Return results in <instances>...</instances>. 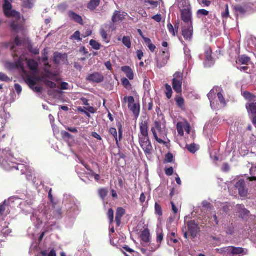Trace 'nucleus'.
<instances>
[{
	"instance_id": "13",
	"label": "nucleus",
	"mask_w": 256,
	"mask_h": 256,
	"mask_svg": "<svg viewBox=\"0 0 256 256\" xmlns=\"http://www.w3.org/2000/svg\"><path fill=\"white\" fill-rule=\"evenodd\" d=\"M121 70L129 80H132L134 79V72L130 66H124L122 67Z\"/></svg>"
},
{
	"instance_id": "12",
	"label": "nucleus",
	"mask_w": 256,
	"mask_h": 256,
	"mask_svg": "<svg viewBox=\"0 0 256 256\" xmlns=\"http://www.w3.org/2000/svg\"><path fill=\"white\" fill-rule=\"evenodd\" d=\"M126 214L125 210L122 208H118L116 212V222L117 226H120L122 216Z\"/></svg>"
},
{
	"instance_id": "25",
	"label": "nucleus",
	"mask_w": 256,
	"mask_h": 256,
	"mask_svg": "<svg viewBox=\"0 0 256 256\" xmlns=\"http://www.w3.org/2000/svg\"><path fill=\"white\" fill-rule=\"evenodd\" d=\"M178 2L180 3V10H184V8H186V10L192 8L189 0H181Z\"/></svg>"
},
{
	"instance_id": "47",
	"label": "nucleus",
	"mask_w": 256,
	"mask_h": 256,
	"mask_svg": "<svg viewBox=\"0 0 256 256\" xmlns=\"http://www.w3.org/2000/svg\"><path fill=\"white\" fill-rule=\"evenodd\" d=\"M225 6L226 9L224 11L222 12V16L223 18L227 19L230 16L228 5L226 4Z\"/></svg>"
},
{
	"instance_id": "5",
	"label": "nucleus",
	"mask_w": 256,
	"mask_h": 256,
	"mask_svg": "<svg viewBox=\"0 0 256 256\" xmlns=\"http://www.w3.org/2000/svg\"><path fill=\"white\" fill-rule=\"evenodd\" d=\"M86 79L90 82L99 84L104 82V78L102 74L94 72L92 74H88Z\"/></svg>"
},
{
	"instance_id": "40",
	"label": "nucleus",
	"mask_w": 256,
	"mask_h": 256,
	"mask_svg": "<svg viewBox=\"0 0 256 256\" xmlns=\"http://www.w3.org/2000/svg\"><path fill=\"white\" fill-rule=\"evenodd\" d=\"M108 191L106 188H100L98 190V194L102 199L104 200L108 195Z\"/></svg>"
},
{
	"instance_id": "61",
	"label": "nucleus",
	"mask_w": 256,
	"mask_h": 256,
	"mask_svg": "<svg viewBox=\"0 0 256 256\" xmlns=\"http://www.w3.org/2000/svg\"><path fill=\"white\" fill-rule=\"evenodd\" d=\"M14 42L16 46H20L22 45V40L18 36L15 38Z\"/></svg>"
},
{
	"instance_id": "39",
	"label": "nucleus",
	"mask_w": 256,
	"mask_h": 256,
	"mask_svg": "<svg viewBox=\"0 0 256 256\" xmlns=\"http://www.w3.org/2000/svg\"><path fill=\"white\" fill-rule=\"evenodd\" d=\"M184 126L182 122H179L177 124L176 128L178 134L180 136H183L184 134Z\"/></svg>"
},
{
	"instance_id": "50",
	"label": "nucleus",
	"mask_w": 256,
	"mask_h": 256,
	"mask_svg": "<svg viewBox=\"0 0 256 256\" xmlns=\"http://www.w3.org/2000/svg\"><path fill=\"white\" fill-rule=\"evenodd\" d=\"M44 82L45 84L50 88H54L56 87V84L50 80H46Z\"/></svg>"
},
{
	"instance_id": "44",
	"label": "nucleus",
	"mask_w": 256,
	"mask_h": 256,
	"mask_svg": "<svg viewBox=\"0 0 256 256\" xmlns=\"http://www.w3.org/2000/svg\"><path fill=\"white\" fill-rule=\"evenodd\" d=\"M174 156L170 152H168L166 155L165 159L164 160V163H170L173 161Z\"/></svg>"
},
{
	"instance_id": "36",
	"label": "nucleus",
	"mask_w": 256,
	"mask_h": 256,
	"mask_svg": "<svg viewBox=\"0 0 256 256\" xmlns=\"http://www.w3.org/2000/svg\"><path fill=\"white\" fill-rule=\"evenodd\" d=\"M152 132L153 134V135H154V139L160 144H166V142H164V140H162L160 139V138H159L158 136V134H156V129L154 128H152Z\"/></svg>"
},
{
	"instance_id": "56",
	"label": "nucleus",
	"mask_w": 256,
	"mask_h": 256,
	"mask_svg": "<svg viewBox=\"0 0 256 256\" xmlns=\"http://www.w3.org/2000/svg\"><path fill=\"white\" fill-rule=\"evenodd\" d=\"M118 130L119 141H120L122 139V124L120 122H119L118 124Z\"/></svg>"
},
{
	"instance_id": "62",
	"label": "nucleus",
	"mask_w": 256,
	"mask_h": 256,
	"mask_svg": "<svg viewBox=\"0 0 256 256\" xmlns=\"http://www.w3.org/2000/svg\"><path fill=\"white\" fill-rule=\"evenodd\" d=\"M168 28L170 33H171L174 36H176L174 28L173 26L170 23L168 24Z\"/></svg>"
},
{
	"instance_id": "14",
	"label": "nucleus",
	"mask_w": 256,
	"mask_h": 256,
	"mask_svg": "<svg viewBox=\"0 0 256 256\" xmlns=\"http://www.w3.org/2000/svg\"><path fill=\"white\" fill-rule=\"evenodd\" d=\"M68 16L70 18L74 20L75 22L84 25V21L81 16L78 14L74 12L70 11L68 12Z\"/></svg>"
},
{
	"instance_id": "37",
	"label": "nucleus",
	"mask_w": 256,
	"mask_h": 256,
	"mask_svg": "<svg viewBox=\"0 0 256 256\" xmlns=\"http://www.w3.org/2000/svg\"><path fill=\"white\" fill-rule=\"evenodd\" d=\"M176 234L174 232H172L168 234L167 236L168 240L169 242H172L174 244H176L178 242V239L176 238Z\"/></svg>"
},
{
	"instance_id": "28",
	"label": "nucleus",
	"mask_w": 256,
	"mask_h": 256,
	"mask_svg": "<svg viewBox=\"0 0 256 256\" xmlns=\"http://www.w3.org/2000/svg\"><path fill=\"white\" fill-rule=\"evenodd\" d=\"M64 55L56 52L54 54V62L56 64H60L62 61H64Z\"/></svg>"
},
{
	"instance_id": "33",
	"label": "nucleus",
	"mask_w": 256,
	"mask_h": 256,
	"mask_svg": "<svg viewBox=\"0 0 256 256\" xmlns=\"http://www.w3.org/2000/svg\"><path fill=\"white\" fill-rule=\"evenodd\" d=\"M122 86L128 90H130L132 88V84L126 78H123L122 79Z\"/></svg>"
},
{
	"instance_id": "18",
	"label": "nucleus",
	"mask_w": 256,
	"mask_h": 256,
	"mask_svg": "<svg viewBox=\"0 0 256 256\" xmlns=\"http://www.w3.org/2000/svg\"><path fill=\"white\" fill-rule=\"evenodd\" d=\"M136 118H138L140 114V106L138 104H134L128 107Z\"/></svg>"
},
{
	"instance_id": "49",
	"label": "nucleus",
	"mask_w": 256,
	"mask_h": 256,
	"mask_svg": "<svg viewBox=\"0 0 256 256\" xmlns=\"http://www.w3.org/2000/svg\"><path fill=\"white\" fill-rule=\"evenodd\" d=\"M24 7L27 8H31L32 6V0H26L22 2Z\"/></svg>"
},
{
	"instance_id": "63",
	"label": "nucleus",
	"mask_w": 256,
	"mask_h": 256,
	"mask_svg": "<svg viewBox=\"0 0 256 256\" xmlns=\"http://www.w3.org/2000/svg\"><path fill=\"white\" fill-rule=\"evenodd\" d=\"M165 173L168 176H170L174 174V169L172 167L166 168L165 170Z\"/></svg>"
},
{
	"instance_id": "48",
	"label": "nucleus",
	"mask_w": 256,
	"mask_h": 256,
	"mask_svg": "<svg viewBox=\"0 0 256 256\" xmlns=\"http://www.w3.org/2000/svg\"><path fill=\"white\" fill-rule=\"evenodd\" d=\"M110 132L113 136L114 138L116 143H118V132L116 128H111L110 129Z\"/></svg>"
},
{
	"instance_id": "23",
	"label": "nucleus",
	"mask_w": 256,
	"mask_h": 256,
	"mask_svg": "<svg viewBox=\"0 0 256 256\" xmlns=\"http://www.w3.org/2000/svg\"><path fill=\"white\" fill-rule=\"evenodd\" d=\"M27 65L29 69L31 70H36L38 68V62L34 60H26Z\"/></svg>"
},
{
	"instance_id": "55",
	"label": "nucleus",
	"mask_w": 256,
	"mask_h": 256,
	"mask_svg": "<svg viewBox=\"0 0 256 256\" xmlns=\"http://www.w3.org/2000/svg\"><path fill=\"white\" fill-rule=\"evenodd\" d=\"M218 98L219 101L222 104H223L224 105L226 104V102L225 98H224L223 94L221 92H218Z\"/></svg>"
},
{
	"instance_id": "52",
	"label": "nucleus",
	"mask_w": 256,
	"mask_h": 256,
	"mask_svg": "<svg viewBox=\"0 0 256 256\" xmlns=\"http://www.w3.org/2000/svg\"><path fill=\"white\" fill-rule=\"evenodd\" d=\"M54 214L55 216L60 218L62 217V210L60 208H57L54 210Z\"/></svg>"
},
{
	"instance_id": "15",
	"label": "nucleus",
	"mask_w": 256,
	"mask_h": 256,
	"mask_svg": "<svg viewBox=\"0 0 256 256\" xmlns=\"http://www.w3.org/2000/svg\"><path fill=\"white\" fill-rule=\"evenodd\" d=\"M140 132L141 136H146L148 134V122L146 120L142 121L140 124Z\"/></svg>"
},
{
	"instance_id": "51",
	"label": "nucleus",
	"mask_w": 256,
	"mask_h": 256,
	"mask_svg": "<svg viewBox=\"0 0 256 256\" xmlns=\"http://www.w3.org/2000/svg\"><path fill=\"white\" fill-rule=\"evenodd\" d=\"M202 207L208 210H212L214 208L212 205L207 201H204L202 203Z\"/></svg>"
},
{
	"instance_id": "11",
	"label": "nucleus",
	"mask_w": 256,
	"mask_h": 256,
	"mask_svg": "<svg viewBox=\"0 0 256 256\" xmlns=\"http://www.w3.org/2000/svg\"><path fill=\"white\" fill-rule=\"evenodd\" d=\"M24 80L30 88H32L39 81V78L32 75H26Z\"/></svg>"
},
{
	"instance_id": "22",
	"label": "nucleus",
	"mask_w": 256,
	"mask_h": 256,
	"mask_svg": "<svg viewBox=\"0 0 256 256\" xmlns=\"http://www.w3.org/2000/svg\"><path fill=\"white\" fill-rule=\"evenodd\" d=\"M242 96L246 100L249 102H252L254 101L256 102L255 100L256 98V96L249 92H244L242 93Z\"/></svg>"
},
{
	"instance_id": "60",
	"label": "nucleus",
	"mask_w": 256,
	"mask_h": 256,
	"mask_svg": "<svg viewBox=\"0 0 256 256\" xmlns=\"http://www.w3.org/2000/svg\"><path fill=\"white\" fill-rule=\"evenodd\" d=\"M155 128L159 132L161 133L162 132V124L160 122L155 121L154 122Z\"/></svg>"
},
{
	"instance_id": "6",
	"label": "nucleus",
	"mask_w": 256,
	"mask_h": 256,
	"mask_svg": "<svg viewBox=\"0 0 256 256\" xmlns=\"http://www.w3.org/2000/svg\"><path fill=\"white\" fill-rule=\"evenodd\" d=\"M188 230L192 238H195L199 232L198 224L194 220H190L188 223Z\"/></svg>"
},
{
	"instance_id": "42",
	"label": "nucleus",
	"mask_w": 256,
	"mask_h": 256,
	"mask_svg": "<svg viewBox=\"0 0 256 256\" xmlns=\"http://www.w3.org/2000/svg\"><path fill=\"white\" fill-rule=\"evenodd\" d=\"M107 216L108 220H110V224H112L114 219V212L112 208H110L108 210Z\"/></svg>"
},
{
	"instance_id": "32",
	"label": "nucleus",
	"mask_w": 256,
	"mask_h": 256,
	"mask_svg": "<svg viewBox=\"0 0 256 256\" xmlns=\"http://www.w3.org/2000/svg\"><path fill=\"white\" fill-rule=\"evenodd\" d=\"M166 86V94L168 99H170L172 96V90L171 86L168 84H166L165 85Z\"/></svg>"
},
{
	"instance_id": "30",
	"label": "nucleus",
	"mask_w": 256,
	"mask_h": 256,
	"mask_svg": "<svg viewBox=\"0 0 256 256\" xmlns=\"http://www.w3.org/2000/svg\"><path fill=\"white\" fill-rule=\"evenodd\" d=\"M237 207L238 210V212L242 216H248L250 214V211L245 208L244 206L241 204L237 205Z\"/></svg>"
},
{
	"instance_id": "26",
	"label": "nucleus",
	"mask_w": 256,
	"mask_h": 256,
	"mask_svg": "<svg viewBox=\"0 0 256 256\" xmlns=\"http://www.w3.org/2000/svg\"><path fill=\"white\" fill-rule=\"evenodd\" d=\"M175 101L177 106L182 108L184 109V100L182 96H177L175 98Z\"/></svg>"
},
{
	"instance_id": "43",
	"label": "nucleus",
	"mask_w": 256,
	"mask_h": 256,
	"mask_svg": "<svg viewBox=\"0 0 256 256\" xmlns=\"http://www.w3.org/2000/svg\"><path fill=\"white\" fill-rule=\"evenodd\" d=\"M100 34L104 42L108 43L110 40H108V35L107 32L104 29L100 30Z\"/></svg>"
},
{
	"instance_id": "7",
	"label": "nucleus",
	"mask_w": 256,
	"mask_h": 256,
	"mask_svg": "<svg viewBox=\"0 0 256 256\" xmlns=\"http://www.w3.org/2000/svg\"><path fill=\"white\" fill-rule=\"evenodd\" d=\"M235 187L238 190L239 194L240 196L244 197L246 196L248 190L246 188L244 180H241L238 182L235 185Z\"/></svg>"
},
{
	"instance_id": "58",
	"label": "nucleus",
	"mask_w": 256,
	"mask_h": 256,
	"mask_svg": "<svg viewBox=\"0 0 256 256\" xmlns=\"http://www.w3.org/2000/svg\"><path fill=\"white\" fill-rule=\"evenodd\" d=\"M0 162H1L2 166L4 169L8 170L10 168V166H8V162L5 159L3 158L2 160L1 158H0Z\"/></svg>"
},
{
	"instance_id": "45",
	"label": "nucleus",
	"mask_w": 256,
	"mask_h": 256,
	"mask_svg": "<svg viewBox=\"0 0 256 256\" xmlns=\"http://www.w3.org/2000/svg\"><path fill=\"white\" fill-rule=\"evenodd\" d=\"M7 202L5 200L2 204H0V215L2 216L6 210V207L8 206Z\"/></svg>"
},
{
	"instance_id": "54",
	"label": "nucleus",
	"mask_w": 256,
	"mask_h": 256,
	"mask_svg": "<svg viewBox=\"0 0 256 256\" xmlns=\"http://www.w3.org/2000/svg\"><path fill=\"white\" fill-rule=\"evenodd\" d=\"M234 10L236 12H239L242 14H244L246 12V10L242 6L240 5L236 6L234 7Z\"/></svg>"
},
{
	"instance_id": "16",
	"label": "nucleus",
	"mask_w": 256,
	"mask_h": 256,
	"mask_svg": "<svg viewBox=\"0 0 256 256\" xmlns=\"http://www.w3.org/2000/svg\"><path fill=\"white\" fill-rule=\"evenodd\" d=\"M142 240L144 243H148L150 241V232L148 228H144L140 234Z\"/></svg>"
},
{
	"instance_id": "21",
	"label": "nucleus",
	"mask_w": 256,
	"mask_h": 256,
	"mask_svg": "<svg viewBox=\"0 0 256 256\" xmlns=\"http://www.w3.org/2000/svg\"><path fill=\"white\" fill-rule=\"evenodd\" d=\"M140 146L146 154H152V146L150 141L144 144H142Z\"/></svg>"
},
{
	"instance_id": "3",
	"label": "nucleus",
	"mask_w": 256,
	"mask_h": 256,
	"mask_svg": "<svg viewBox=\"0 0 256 256\" xmlns=\"http://www.w3.org/2000/svg\"><path fill=\"white\" fill-rule=\"evenodd\" d=\"M170 59V53L168 50L163 51L162 56L156 59V66L161 68L165 66Z\"/></svg>"
},
{
	"instance_id": "4",
	"label": "nucleus",
	"mask_w": 256,
	"mask_h": 256,
	"mask_svg": "<svg viewBox=\"0 0 256 256\" xmlns=\"http://www.w3.org/2000/svg\"><path fill=\"white\" fill-rule=\"evenodd\" d=\"M181 18L182 21L187 24H192V8L180 10Z\"/></svg>"
},
{
	"instance_id": "9",
	"label": "nucleus",
	"mask_w": 256,
	"mask_h": 256,
	"mask_svg": "<svg viewBox=\"0 0 256 256\" xmlns=\"http://www.w3.org/2000/svg\"><path fill=\"white\" fill-rule=\"evenodd\" d=\"M182 34L185 40H190L193 34L192 24H188L186 28H183L182 30Z\"/></svg>"
},
{
	"instance_id": "35",
	"label": "nucleus",
	"mask_w": 256,
	"mask_h": 256,
	"mask_svg": "<svg viewBox=\"0 0 256 256\" xmlns=\"http://www.w3.org/2000/svg\"><path fill=\"white\" fill-rule=\"evenodd\" d=\"M164 234L162 231L160 232H159L158 231L157 232L156 242L158 244V248L160 246V245L164 240Z\"/></svg>"
},
{
	"instance_id": "53",
	"label": "nucleus",
	"mask_w": 256,
	"mask_h": 256,
	"mask_svg": "<svg viewBox=\"0 0 256 256\" xmlns=\"http://www.w3.org/2000/svg\"><path fill=\"white\" fill-rule=\"evenodd\" d=\"M80 33L79 31H76L72 36H71V38L76 40L78 41H81L82 40V38H80Z\"/></svg>"
},
{
	"instance_id": "19",
	"label": "nucleus",
	"mask_w": 256,
	"mask_h": 256,
	"mask_svg": "<svg viewBox=\"0 0 256 256\" xmlns=\"http://www.w3.org/2000/svg\"><path fill=\"white\" fill-rule=\"evenodd\" d=\"M231 254L233 255H245L246 252H244V249L242 248L231 246Z\"/></svg>"
},
{
	"instance_id": "17",
	"label": "nucleus",
	"mask_w": 256,
	"mask_h": 256,
	"mask_svg": "<svg viewBox=\"0 0 256 256\" xmlns=\"http://www.w3.org/2000/svg\"><path fill=\"white\" fill-rule=\"evenodd\" d=\"M100 0H90L87 4V8L94 11L100 6Z\"/></svg>"
},
{
	"instance_id": "57",
	"label": "nucleus",
	"mask_w": 256,
	"mask_h": 256,
	"mask_svg": "<svg viewBox=\"0 0 256 256\" xmlns=\"http://www.w3.org/2000/svg\"><path fill=\"white\" fill-rule=\"evenodd\" d=\"M9 78L5 74L0 72V80L7 82L9 81Z\"/></svg>"
},
{
	"instance_id": "1",
	"label": "nucleus",
	"mask_w": 256,
	"mask_h": 256,
	"mask_svg": "<svg viewBox=\"0 0 256 256\" xmlns=\"http://www.w3.org/2000/svg\"><path fill=\"white\" fill-rule=\"evenodd\" d=\"M12 4L8 0H5L3 6V11L4 16L8 18H16L18 20L20 18V12L16 10H12Z\"/></svg>"
},
{
	"instance_id": "20",
	"label": "nucleus",
	"mask_w": 256,
	"mask_h": 256,
	"mask_svg": "<svg viewBox=\"0 0 256 256\" xmlns=\"http://www.w3.org/2000/svg\"><path fill=\"white\" fill-rule=\"evenodd\" d=\"M250 62V57L246 55H242L238 58L236 63L238 64L248 65Z\"/></svg>"
},
{
	"instance_id": "29",
	"label": "nucleus",
	"mask_w": 256,
	"mask_h": 256,
	"mask_svg": "<svg viewBox=\"0 0 256 256\" xmlns=\"http://www.w3.org/2000/svg\"><path fill=\"white\" fill-rule=\"evenodd\" d=\"M183 76L184 74L182 72H176L174 74V78L172 82H183Z\"/></svg>"
},
{
	"instance_id": "31",
	"label": "nucleus",
	"mask_w": 256,
	"mask_h": 256,
	"mask_svg": "<svg viewBox=\"0 0 256 256\" xmlns=\"http://www.w3.org/2000/svg\"><path fill=\"white\" fill-rule=\"evenodd\" d=\"M90 44L92 48L96 50H99L101 48V44L94 40H92L90 42Z\"/></svg>"
},
{
	"instance_id": "64",
	"label": "nucleus",
	"mask_w": 256,
	"mask_h": 256,
	"mask_svg": "<svg viewBox=\"0 0 256 256\" xmlns=\"http://www.w3.org/2000/svg\"><path fill=\"white\" fill-rule=\"evenodd\" d=\"M208 14H209V12L208 10H204V9L199 10L197 12L198 16H199V15L208 16Z\"/></svg>"
},
{
	"instance_id": "8",
	"label": "nucleus",
	"mask_w": 256,
	"mask_h": 256,
	"mask_svg": "<svg viewBox=\"0 0 256 256\" xmlns=\"http://www.w3.org/2000/svg\"><path fill=\"white\" fill-rule=\"evenodd\" d=\"M212 50L210 47L206 46L205 48L204 54L206 60V64L208 67H210L214 64V60L212 56Z\"/></svg>"
},
{
	"instance_id": "10",
	"label": "nucleus",
	"mask_w": 256,
	"mask_h": 256,
	"mask_svg": "<svg viewBox=\"0 0 256 256\" xmlns=\"http://www.w3.org/2000/svg\"><path fill=\"white\" fill-rule=\"evenodd\" d=\"M10 26L11 31L15 33H18L20 31H22L24 28L23 24L18 20L11 22L10 24Z\"/></svg>"
},
{
	"instance_id": "38",
	"label": "nucleus",
	"mask_w": 256,
	"mask_h": 256,
	"mask_svg": "<svg viewBox=\"0 0 256 256\" xmlns=\"http://www.w3.org/2000/svg\"><path fill=\"white\" fill-rule=\"evenodd\" d=\"M186 148L192 154H194L198 150L195 144H186Z\"/></svg>"
},
{
	"instance_id": "59",
	"label": "nucleus",
	"mask_w": 256,
	"mask_h": 256,
	"mask_svg": "<svg viewBox=\"0 0 256 256\" xmlns=\"http://www.w3.org/2000/svg\"><path fill=\"white\" fill-rule=\"evenodd\" d=\"M61 134L64 138H67L68 140H70L72 138V136L68 132L65 131H62L61 132Z\"/></svg>"
},
{
	"instance_id": "27",
	"label": "nucleus",
	"mask_w": 256,
	"mask_h": 256,
	"mask_svg": "<svg viewBox=\"0 0 256 256\" xmlns=\"http://www.w3.org/2000/svg\"><path fill=\"white\" fill-rule=\"evenodd\" d=\"M172 87L174 91L178 94L182 92V82H172Z\"/></svg>"
},
{
	"instance_id": "2",
	"label": "nucleus",
	"mask_w": 256,
	"mask_h": 256,
	"mask_svg": "<svg viewBox=\"0 0 256 256\" xmlns=\"http://www.w3.org/2000/svg\"><path fill=\"white\" fill-rule=\"evenodd\" d=\"M246 108L252 118V124L256 126V102H248L246 105Z\"/></svg>"
},
{
	"instance_id": "24",
	"label": "nucleus",
	"mask_w": 256,
	"mask_h": 256,
	"mask_svg": "<svg viewBox=\"0 0 256 256\" xmlns=\"http://www.w3.org/2000/svg\"><path fill=\"white\" fill-rule=\"evenodd\" d=\"M124 19V16L118 11H115L112 17V20L113 23L122 21Z\"/></svg>"
},
{
	"instance_id": "46",
	"label": "nucleus",
	"mask_w": 256,
	"mask_h": 256,
	"mask_svg": "<svg viewBox=\"0 0 256 256\" xmlns=\"http://www.w3.org/2000/svg\"><path fill=\"white\" fill-rule=\"evenodd\" d=\"M139 139L140 145L150 141L148 135H147L146 136H139Z\"/></svg>"
},
{
	"instance_id": "41",
	"label": "nucleus",
	"mask_w": 256,
	"mask_h": 256,
	"mask_svg": "<svg viewBox=\"0 0 256 256\" xmlns=\"http://www.w3.org/2000/svg\"><path fill=\"white\" fill-rule=\"evenodd\" d=\"M155 214L159 216L162 215V206L158 203L156 202L155 206Z\"/></svg>"
},
{
	"instance_id": "34",
	"label": "nucleus",
	"mask_w": 256,
	"mask_h": 256,
	"mask_svg": "<svg viewBox=\"0 0 256 256\" xmlns=\"http://www.w3.org/2000/svg\"><path fill=\"white\" fill-rule=\"evenodd\" d=\"M122 43L123 44L126 46L128 48H130L132 46V42L130 40V36H124L122 38Z\"/></svg>"
}]
</instances>
